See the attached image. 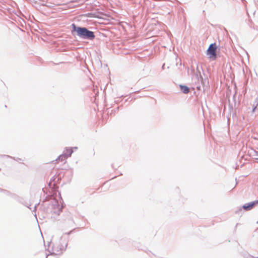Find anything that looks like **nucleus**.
Segmentation results:
<instances>
[{"label": "nucleus", "instance_id": "obj_1", "mask_svg": "<svg viewBox=\"0 0 258 258\" xmlns=\"http://www.w3.org/2000/svg\"><path fill=\"white\" fill-rule=\"evenodd\" d=\"M73 31H76L78 36L84 38L93 39L95 35L93 32L89 31L85 28L77 27L75 24L72 25Z\"/></svg>", "mask_w": 258, "mask_h": 258}, {"label": "nucleus", "instance_id": "obj_2", "mask_svg": "<svg viewBox=\"0 0 258 258\" xmlns=\"http://www.w3.org/2000/svg\"><path fill=\"white\" fill-rule=\"evenodd\" d=\"M217 49V45L214 43L210 45L207 51V54L209 56V58L211 60H215L217 57L216 51Z\"/></svg>", "mask_w": 258, "mask_h": 258}, {"label": "nucleus", "instance_id": "obj_3", "mask_svg": "<svg viewBox=\"0 0 258 258\" xmlns=\"http://www.w3.org/2000/svg\"><path fill=\"white\" fill-rule=\"evenodd\" d=\"M258 204V201L252 202L246 204L242 206V208L246 211H248L253 208V207Z\"/></svg>", "mask_w": 258, "mask_h": 258}, {"label": "nucleus", "instance_id": "obj_4", "mask_svg": "<svg viewBox=\"0 0 258 258\" xmlns=\"http://www.w3.org/2000/svg\"><path fill=\"white\" fill-rule=\"evenodd\" d=\"M179 87H180V90H181V91L183 93H184L185 94H187L189 92V89L187 86L180 85Z\"/></svg>", "mask_w": 258, "mask_h": 258}, {"label": "nucleus", "instance_id": "obj_5", "mask_svg": "<svg viewBox=\"0 0 258 258\" xmlns=\"http://www.w3.org/2000/svg\"><path fill=\"white\" fill-rule=\"evenodd\" d=\"M73 150L71 148L66 149L65 151V153H64L65 155H67V157H69L71 156L73 153Z\"/></svg>", "mask_w": 258, "mask_h": 258}, {"label": "nucleus", "instance_id": "obj_6", "mask_svg": "<svg viewBox=\"0 0 258 258\" xmlns=\"http://www.w3.org/2000/svg\"><path fill=\"white\" fill-rule=\"evenodd\" d=\"M68 158V157H67V155H65L64 154H63L62 155H60L58 157V160L61 161H63L64 160H66Z\"/></svg>", "mask_w": 258, "mask_h": 258}]
</instances>
